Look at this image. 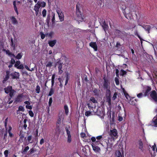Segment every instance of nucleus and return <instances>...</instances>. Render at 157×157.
Listing matches in <instances>:
<instances>
[{
  "label": "nucleus",
  "mask_w": 157,
  "mask_h": 157,
  "mask_svg": "<svg viewBox=\"0 0 157 157\" xmlns=\"http://www.w3.org/2000/svg\"><path fill=\"white\" fill-rule=\"evenodd\" d=\"M26 108L27 109H32V107L31 106H30L29 105H27L26 106Z\"/></svg>",
  "instance_id": "e2e57ef3"
},
{
  "label": "nucleus",
  "mask_w": 157,
  "mask_h": 157,
  "mask_svg": "<svg viewBox=\"0 0 157 157\" xmlns=\"http://www.w3.org/2000/svg\"><path fill=\"white\" fill-rule=\"evenodd\" d=\"M11 99V98H9L8 99V101H7V103L9 104H10L12 103L13 101L12 100L10 101Z\"/></svg>",
  "instance_id": "052dcab7"
},
{
  "label": "nucleus",
  "mask_w": 157,
  "mask_h": 157,
  "mask_svg": "<svg viewBox=\"0 0 157 157\" xmlns=\"http://www.w3.org/2000/svg\"><path fill=\"white\" fill-rule=\"evenodd\" d=\"M150 96L152 99L156 102L157 103V94L155 91L153 90L150 93Z\"/></svg>",
  "instance_id": "f03ea898"
},
{
  "label": "nucleus",
  "mask_w": 157,
  "mask_h": 157,
  "mask_svg": "<svg viewBox=\"0 0 157 157\" xmlns=\"http://www.w3.org/2000/svg\"><path fill=\"white\" fill-rule=\"evenodd\" d=\"M14 92V90H13L12 89L9 92V93H10L9 95H10V98H11L13 97Z\"/></svg>",
  "instance_id": "f704fd0d"
},
{
  "label": "nucleus",
  "mask_w": 157,
  "mask_h": 157,
  "mask_svg": "<svg viewBox=\"0 0 157 157\" xmlns=\"http://www.w3.org/2000/svg\"><path fill=\"white\" fill-rule=\"evenodd\" d=\"M63 63L61 62L60 61H58L56 64V65H58V68L59 70L58 73L59 74H61L63 72L62 70Z\"/></svg>",
  "instance_id": "7ed1b4c3"
},
{
  "label": "nucleus",
  "mask_w": 157,
  "mask_h": 157,
  "mask_svg": "<svg viewBox=\"0 0 157 157\" xmlns=\"http://www.w3.org/2000/svg\"><path fill=\"white\" fill-rule=\"evenodd\" d=\"M65 129H66V132H67V136L71 135L70 131L68 130L67 127H66Z\"/></svg>",
  "instance_id": "c03bdc74"
},
{
  "label": "nucleus",
  "mask_w": 157,
  "mask_h": 157,
  "mask_svg": "<svg viewBox=\"0 0 157 157\" xmlns=\"http://www.w3.org/2000/svg\"><path fill=\"white\" fill-rule=\"evenodd\" d=\"M20 140H21L22 141L24 137V134L23 133V132L22 131H21L20 132L19 134Z\"/></svg>",
  "instance_id": "5701e85b"
},
{
  "label": "nucleus",
  "mask_w": 157,
  "mask_h": 157,
  "mask_svg": "<svg viewBox=\"0 0 157 157\" xmlns=\"http://www.w3.org/2000/svg\"><path fill=\"white\" fill-rule=\"evenodd\" d=\"M11 46L13 47L14 48H15V44L13 43V39L12 38L11 40Z\"/></svg>",
  "instance_id": "864d4df0"
},
{
  "label": "nucleus",
  "mask_w": 157,
  "mask_h": 157,
  "mask_svg": "<svg viewBox=\"0 0 157 157\" xmlns=\"http://www.w3.org/2000/svg\"><path fill=\"white\" fill-rule=\"evenodd\" d=\"M92 147L94 150L96 151H98L100 150V148L98 146H94L92 145Z\"/></svg>",
  "instance_id": "bb28decb"
},
{
  "label": "nucleus",
  "mask_w": 157,
  "mask_h": 157,
  "mask_svg": "<svg viewBox=\"0 0 157 157\" xmlns=\"http://www.w3.org/2000/svg\"><path fill=\"white\" fill-rule=\"evenodd\" d=\"M90 46L94 48L95 51H97L98 49L97 46L95 42H91L89 44Z\"/></svg>",
  "instance_id": "6e6552de"
},
{
  "label": "nucleus",
  "mask_w": 157,
  "mask_h": 157,
  "mask_svg": "<svg viewBox=\"0 0 157 157\" xmlns=\"http://www.w3.org/2000/svg\"><path fill=\"white\" fill-rule=\"evenodd\" d=\"M117 130L114 129L112 130H111L109 133L110 135L116 137L117 136Z\"/></svg>",
  "instance_id": "1a4fd4ad"
},
{
  "label": "nucleus",
  "mask_w": 157,
  "mask_h": 157,
  "mask_svg": "<svg viewBox=\"0 0 157 157\" xmlns=\"http://www.w3.org/2000/svg\"><path fill=\"white\" fill-rule=\"evenodd\" d=\"M143 95V93H140L139 94H137V96L138 98H141L142 97Z\"/></svg>",
  "instance_id": "5fc2aeb1"
},
{
  "label": "nucleus",
  "mask_w": 157,
  "mask_h": 157,
  "mask_svg": "<svg viewBox=\"0 0 157 157\" xmlns=\"http://www.w3.org/2000/svg\"><path fill=\"white\" fill-rule=\"evenodd\" d=\"M123 117L121 116H119L118 120L120 121H121L123 120Z\"/></svg>",
  "instance_id": "338daca9"
},
{
  "label": "nucleus",
  "mask_w": 157,
  "mask_h": 157,
  "mask_svg": "<svg viewBox=\"0 0 157 157\" xmlns=\"http://www.w3.org/2000/svg\"><path fill=\"white\" fill-rule=\"evenodd\" d=\"M22 56V55L21 53H19L15 57V58L18 59H19L21 58Z\"/></svg>",
  "instance_id": "cd10ccee"
},
{
  "label": "nucleus",
  "mask_w": 157,
  "mask_h": 157,
  "mask_svg": "<svg viewBox=\"0 0 157 157\" xmlns=\"http://www.w3.org/2000/svg\"><path fill=\"white\" fill-rule=\"evenodd\" d=\"M56 40H49L48 41V44L50 47H52L56 44Z\"/></svg>",
  "instance_id": "f8f14e48"
},
{
  "label": "nucleus",
  "mask_w": 157,
  "mask_h": 157,
  "mask_svg": "<svg viewBox=\"0 0 157 157\" xmlns=\"http://www.w3.org/2000/svg\"><path fill=\"white\" fill-rule=\"evenodd\" d=\"M6 75L5 76L4 79L3 81V82L4 83L10 77V72L9 71H6Z\"/></svg>",
  "instance_id": "4468645a"
},
{
  "label": "nucleus",
  "mask_w": 157,
  "mask_h": 157,
  "mask_svg": "<svg viewBox=\"0 0 157 157\" xmlns=\"http://www.w3.org/2000/svg\"><path fill=\"white\" fill-rule=\"evenodd\" d=\"M21 63V62L20 61H17L15 64L14 65V67H17L18 66H19Z\"/></svg>",
  "instance_id": "e433bc0d"
},
{
  "label": "nucleus",
  "mask_w": 157,
  "mask_h": 157,
  "mask_svg": "<svg viewBox=\"0 0 157 157\" xmlns=\"http://www.w3.org/2000/svg\"><path fill=\"white\" fill-rule=\"evenodd\" d=\"M91 112L90 111H86V113H85V115L87 117H88V116L90 115H91Z\"/></svg>",
  "instance_id": "a19ab883"
},
{
  "label": "nucleus",
  "mask_w": 157,
  "mask_h": 157,
  "mask_svg": "<svg viewBox=\"0 0 157 157\" xmlns=\"http://www.w3.org/2000/svg\"><path fill=\"white\" fill-rule=\"evenodd\" d=\"M71 136H67V141L68 143H70L71 142Z\"/></svg>",
  "instance_id": "ea45409f"
},
{
  "label": "nucleus",
  "mask_w": 157,
  "mask_h": 157,
  "mask_svg": "<svg viewBox=\"0 0 157 157\" xmlns=\"http://www.w3.org/2000/svg\"><path fill=\"white\" fill-rule=\"evenodd\" d=\"M10 75L12 78L17 79L19 78V73L14 72L13 73H12Z\"/></svg>",
  "instance_id": "0eeeda50"
},
{
  "label": "nucleus",
  "mask_w": 157,
  "mask_h": 157,
  "mask_svg": "<svg viewBox=\"0 0 157 157\" xmlns=\"http://www.w3.org/2000/svg\"><path fill=\"white\" fill-rule=\"evenodd\" d=\"M12 23L13 24H18V21L16 18L14 16H12L11 18Z\"/></svg>",
  "instance_id": "412c9836"
},
{
  "label": "nucleus",
  "mask_w": 157,
  "mask_h": 157,
  "mask_svg": "<svg viewBox=\"0 0 157 157\" xmlns=\"http://www.w3.org/2000/svg\"><path fill=\"white\" fill-rule=\"evenodd\" d=\"M50 19V14H48L47 15V18L46 20V21L47 23V24L48 25H49Z\"/></svg>",
  "instance_id": "a878e982"
},
{
  "label": "nucleus",
  "mask_w": 157,
  "mask_h": 157,
  "mask_svg": "<svg viewBox=\"0 0 157 157\" xmlns=\"http://www.w3.org/2000/svg\"><path fill=\"white\" fill-rule=\"evenodd\" d=\"M102 22H103L102 25V27L103 29L105 30V32H106V30H107L108 28V25L106 24L105 22V21L104 20H102Z\"/></svg>",
  "instance_id": "9b49d317"
},
{
  "label": "nucleus",
  "mask_w": 157,
  "mask_h": 157,
  "mask_svg": "<svg viewBox=\"0 0 157 157\" xmlns=\"http://www.w3.org/2000/svg\"><path fill=\"white\" fill-rule=\"evenodd\" d=\"M117 94L116 92H115L113 95V96L112 98V99L113 100H115L117 98Z\"/></svg>",
  "instance_id": "09e8293b"
},
{
  "label": "nucleus",
  "mask_w": 157,
  "mask_h": 157,
  "mask_svg": "<svg viewBox=\"0 0 157 157\" xmlns=\"http://www.w3.org/2000/svg\"><path fill=\"white\" fill-rule=\"evenodd\" d=\"M15 63V60L13 59H11V61H10V63L12 64H14Z\"/></svg>",
  "instance_id": "680f3d73"
},
{
  "label": "nucleus",
  "mask_w": 157,
  "mask_h": 157,
  "mask_svg": "<svg viewBox=\"0 0 157 157\" xmlns=\"http://www.w3.org/2000/svg\"><path fill=\"white\" fill-rule=\"evenodd\" d=\"M92 91L94 93V94L95 95L98 96L99 95V90L96 88H94L93 90Z\"/></svg>",
  "instance_id": "4be33fe9"
},
{
  "label": "nucleus",
  "mask_w": 157,
  "mask_h": 157,
  "mask_svg": "<svg viewBox=\"0 0 157 157\" xmlns=\"http://www.w3.org/2000/svg\"><path fill=\"white\" fill-rule=\"evenodd\" d=\"M44 142V139L42 138V139L40 141V144H43Z\"/></svg>",
  "instance_id": "774afa93"
},
{
  "label": "nucleus",
  "mask_w": 157,
  "mask_h": 157,
  "mask_svg": "<svg viewBox=\"0 0 157 157\" xmlns=\"http://www.w3.org/2000/svg\"><path fill=\"white\" fill-rule=\"evenodd\" d=\"M134 34L135 35H136L139 38H140V36L138 33V31L137 30H136L134 32Z\"/></svg>",
  "instance_id": "6e6d98bb"
},
{
  "label": "nucleus",
  "mask_w": 157,
  "mask_h": 157,
  "mask_svg": "<svg viewBox=\"0 0 157 157\" xmlns=\"http://www.w3.org/2000/svg\"><path fill=\"white\" fill-rule=\"evenodd\" d=\"M64 109L65 110V113L66 115H67L68 113V109L67 106L65 105L64 106Z\"/></svg>",
  "instance_id": "c756f323"
},
{
  "label": "nucleus",
  "mask_w": 157,
  "mask_h": 157,
  "mask_svg": "<svg viewBox=\"0 0 157 157\" xmlns=\"http://www.w3.org/2000/svg\"><path fill=\"white\" fill-rule=\"evenodd\" d=\"M106 90V94H110V90L109 89H105Z\"/></svg>",
  "instance_id": "69168bd1"
},
{
  "label": "nucleus",
  "mask_w": 157,
  "mask_h": 157,
  "mask_svg": "<svg viewBox=\"0 0 157 157\" xmlns=\"http://www.w3.org/2000/svg\"><path fill=\"white\" fill-rule=\"evenodd\" d=\"M87 106L89 108V109H91L92 108H93V107H92L91 106V105L90 103H87Z\"/></svg>",
  "instance_id": "0e129e2a"
},
{
  "label": "nucleus",
  "mask_w": 157,
  "mask_h": 157,
  "mask_svg": "<svg viewBox=\"0 0 157 157\" xmlns=\"http://www.w3.org/2000/svg\"><path fill=\"white\" fill-rule=\"evenodd\" d=\"M40 87L39 86L37 85L36 88V91L37 93L39 94L40 93Z\"/></svg>",
  "instance_id": "c85d7f7f"
},
{
  "label": "nucleus",
  "mask_w": 157,
  "mask_h": 157,
  "mask_svg": "<svg viewBox=\"0 0 157 157\" xmlns=\"http://www.w3.org/2000/svg\"><path fill=\"white\" fill-rule=\"evenodd\" d=\"M115 81L117 85H118L119 84V80L117 78H115Z\"/></svg>",
  "instance_id": "49530a36"
},
{
  "label": "nucleus",
  "mask_w": 157,
  "mask_h": 157,
  "mask_svg": "<svg viewBox=\"0 0 157 157\" xmlns=\"http://www.w3.org/2000/svg\"><path fill=\"white\" fill-rule=\"evenodd\" d=\"M12 89L11 86H8L6 88L4 89L5 92L6 94H8L11 90Z\"/></svg>",
  "instance_id": "aec40b11"
},
{
  "label": "nucleus",
  "mask_w": 157,
  "mask_h": 157,
  "mask_svg": "<svg viewBox=\"0 0 157 157\" xmlns=\"http://www.w3.org/2000/svg\"><path fill=\"white\" fill-rule=\"evenodd\" d=\"M25 139L26 141H27L29 143H33V141L32 140V136L31 135L28 136L27 138L25 137Z\"/></svg>",
  "instance_id": "f3484780"
},
{
  "label": "nucleus",
  "mask_w": 157,
  "mask_h": 157,
  "mask_svg": "<svg viewBox=\"0 0 157 157\" xmlns=\"http://www.w3.org/2000/svg\"><path fill=\"white\" fill-rule=\"evenodd\" d=\"M54 34L53 32H51L49 33H47L46 34V36L49 37H52Z\"/></svg>",
  "instance_id": "473e14b6"
},
{
  "label": "nucleus",
  "mask_w": 157,
  "mask_h": 157,
  "mask_svg": "<svg viewBox=\"0 0 157 157\" xmlns=\"http://www.w3.org/2000/svg\"><path fill=\"white\" fill-rule=\"evenodd\" d=\"M8 150H5L4 152V154L5 157H8Z\"/></svg>",
  "instance_id": "de8ad7c7"
},
{
  "label": "nucleus",
  "mask_w": 157,
  "mask_h": 157,
  "mask_svg": "<svg viewBox=\"0 0 157 157\" xmlns=\"http://www.w3.org/2000/svg\"><path fill=\"white\" fill-rule=\"evenodd\" d=\"M38 4L37 6H39L40 7H44L46 6V3L44 2H41L40 1H38L37 4Z\"/></svg>",
  "instance_id": "dca6fc26"
},
{
  "label": "nucleus",
  "mask_w": 157,
  "mask_h": 157,
  "mask_svg": "<svg viewBox=\"0 0 157 157\" xmlns=\"http://www.w3.org/2000/svg\"><path fill=\"white\" fill-rule=\"evenodd\" d=\"M52 23H54L55 22V14L53 13L52 15Z\"/></svg>",
  "instance_id": "3c124183"
},
{
  "label": "nucleus",
  "mask_w": 157,
  "mask_h": 157,
  "mask_svg": "<svg viewBox=\"0 0 157 157\" xmlns=\"http://www.w3.org/2000/svg\"><path fill=\"white\" fill-rule=\"evenodd\" d=\"M36 151V150L34 148L31 149L29 151V155L32 154Z\"/></svg>",
  "instance_id": "2f4dec72"
},
{
  "label": "nucleus",
  "mask_w": 157,
  "mask_h": 157,
  "mask_svg": "<svg viewBox=\"0 0 157 157\" xmlns=\"http://www.w3.org/2000/svg\"><path fill=\"white\" fill-rule=\"evenodd\" d=\"M142 27L147 31L148 33H150V31L151 29V26L149 25H144Z\"/></svg>",
  "instance_id": "ddd939ff"
},
{
  "label": "nucleus",
  "mask_w": 157,
  "mask_h": 157,
  "mask_svg": "<svg viewBox=\"0 0 157 157\" xmlns=\"http://www.w3.org/2000/svg\"><path fill=\"white\" fill-rule=\"evenodd\" d=\"M76 15L78 17V20L80 21H82L83 19V16L81 12L80 11L79 9L78 8L77 6H76Z\"/></svg>",
  "instance_id": "20e7f679"
},
{
  "label": "nucleus",
  "mask_w": 157,
  "mask_h": 157,
  "mask_svg": "<svg viewBox=\"0 0 157 157\" xmlns=\"http://www.w3.org/2000/svg\"><path fill=\"white\" fill-rule=\"evenodd\" d=\"M155 112L157 113V114L153 119L151 124L152 126L157 127V109L155 110Z\"/></svg>",
  "instance_id": "39448f33"
},
{
  "label": "nucleus",
  "mask_w": 157,
  "mask_h": 157,
  "mask_svg": "<svg viewBox=\"0 0 157 157\" xmlns=\"http://www.w3.org/2000/svg\"><path fill=\"white\" fill-rule=\"evenodd\" d=\"M57 12L58 14L59 19L61 21H62L64 20V16L63 13L61 10H57Z\"/></svg>",
  "instance_id": "423d86ee"
},
{
  "label": "nucleus",
  "mask_w": 157,
  "mask_h": 157,
  "mask_svg": "<svg viewBox=\"0 0 157 157\" xmlns=\"http://www.w3.org/2000/svg\"><path fill=\"white\" fill-rule=\"evenodd\" d=\"M23 97V95L22 94L18 95L17 98H16L15 101L16 102L21 101Z\"/></svg>",
  "instance_id": "6ab92c4d"
},
{
  "label": "nucleus",
  "mask_w": 157,
  "mask_h": 157,
  "mask_svg": "<svg viewBox=\"0 0 157 157\" xmlns=\"http://www.w3.org/2000/svg\"><path fill=\"white\" fill-rule=\"evenodd\" d=\"M90 101H91L94 103H97V100H95V98L93 97H91Z\"/></svg>",
  "instance_id": "7c9ffc66"
},
{
  "label": "nucleus",
  "mask_w": 157,
  "mask_h": 157,
  "mask_svg": "<svg viewBox=\"0 0 157 157\" xmlns=\"http://www.w3.org/2000/svg\"><path fill=\"white\" fill-rule=\"evenodd\" d=\"M145 91L144 93V96H147L148 93L151 90V88L149 86H147L145 87Z\"/></svg>",
  "instance_id": "2eb2a0df"
},
{
  "label": "nucleus",
  "mask_w": 157,
  "mask_h": 157,
  "mask_svg": "<svg viewBox=\"0 0 157 157\" xmlns=\"http://www.w3.org/2000/svg\"><path fill=\"white\" fill-rule=\"evenodd\" d=\"M19 110L22 111H24L25 109L24 107L22 106H20L19 107Z\"/></svg>",
  "instance_id": "13d9d810"
},
{
  "label": "nucleus",
  "mask_w": 157,
  "mask_h": 157,
  "mask_svg": "<svg viewBox=\"0 0 157 157\" xmlns=\"http://www.w3.org/2000/svg\"><path fill=\"white\" fill-rule=\"evenodd\" d=\"M121 46V45L120 43L119 42H117L116 44V47H117L118 49H119L120 48Z\"/></svg>",
  "instance_id": "4d7b16f0"
},
{
  "label": "nucleus",
  "mask_w": 157,
  "mask_h": 157,
  "mask_svg": "<svg viewBox=\"0 0 157 157\" xmlns=\"http://www.w3.org/2000/svg\"><path fill=\"white\" fill-rule=\"evenodd\" d=\"M55 130L56 133L59 134L62 130V128L60 125L56 124V126L55 128Z\"/></svg>",
  "instance_id": "9d476101"
},
{
  "label": "nucleus",
  "mask_w": 157,
  "mask_h": 157,
  "mask_svg": "<svg viewBox=\"0 0 157 157\" xmlns=\"http://www.w3.org/2000/svg\"><path fill=\"white\" fill-rule=\"evenodd\" d=\"M47 13V11L45 9H44L43 10L42 12V14L43 17H46Z\"/></svg>",
  "instance_id": "72a5a7b5"
},
{
  "label": "nucleus",
  "mask_w": 157,
  "mask_h": 157,
  "mask_svg": "<svg viewBox=\"0 0 157 157\" xmlns=\"http://www.w3.org/2000/svg\"><path fill=\"white\" fill-rule=\"evenodd\" d=\"M40 35L41 36V38L42 39H44V38L45 37L46 34L45 35L42 32H40Z\"/></svg>",
  "instance_id": "a18cd8bd"
},
{
  "label": "nucleus",
  "mask_w": 157,
  "mask_h": 157,
  "mask_svg": "<svg viewBox=\"0 0 157 157\" xmlns=\"http://www.w3.org/2000/svg\"><path fill=\"white\" fill-rule=\"evenodd\" d=\"M139 147V149L142 150L143 148V144L141 140H139L138 142Z\"/></svg>",
  "instance_id": "b1692460"
},
{
  "label": "nucleus",
  "mask_w": 157,
  "mask_h": 157,
  "mask_svg": "<svg viewBox=\"0 0 157 157\" xmlns=\"http://www.w3.org/2000/svg\"><path fill=\"white\" fill-rule=\"evenodd\" d=\"M38 4H36L34 6V10L35 11V13L36 15H38V12L39 11V8H40V7L37 6Z\"/></svg>",
  "instance_id": "a211bd4d"
},
{
  "label": "nucleus",
  "mask_w": 157,
  "mask_h": 157,
  "mask_svg": "<svg viewBox=\"0 0 157 157\" xmlns=\"http://www.w3.org/2000/svg\"><path fill=\"white\" fill-rule=\"evenodd\" d=\"M29 115L31 117H33V116H34V113H33V112H32V111H31V110L29 111Z\"/></svg>",
  "instance_id": "603ef678"
},
{
  "label": "nucleus",
  "mask_w": 157,
  "mask_h": 157,
  "mask_svg": "<svg viewBox=\"0 0 157 157\" xmlns=\"http://www.w3.org/2000/svg\"><path fill=\"white\" fill-rule=\"evenodd\" d=\"M104 81L102 83L103 87L104 89H109V80L106 78L105 77L103 78Z\"/></svg>",
  "instance_id": "f257e3e1"
},
{
  "label": "nucleus",
  "mask_w": 157,
  "mask_h": 157,
  "mask_svg": "<svg viewBox=\"0 0 157 157\" xmlns=\"http://www.w3.org/2000/svg\"><path fill=\"white\" fill-rule=\"evenodd\" d=\"M17 68L18 69H23L24 67L23 64H20Z\"/></svg>",
  "instance_id": "8fccbe9b"
},
{
  "label": "nucleus",
  "mask_w": 157,
  "mask_h": 157,
  "mask_svg": "<svg viewBox=\"0 0 157 157\" xmlns=\"http://www.w3.org/2000/svg\"><path fill=\"white\" fill-rule=\"evenodd\" d=\"M52 63L49 62H48L46 65V66L47 67H50L52 66Z\"/></svg>",
  "instance_id": "c9c22d12"
},
{
  "label": "nucleus",
  "mask_w": 157,
  "mask_h": 157,
  "mask_svg": "<svg viewBox=\"0 0 157 157\" xmlns=\"http://www.w3.org/2000/svg\"><path fill=\"white\" fill-rule=\"evenodd\" d=\"M117 157H122L121 153L120 151H118L116 152Z\"/></svg>",
  "instance_id": "58836bf2"
},
{
  "label": "nucleus",
  "mask_w": 157,
  "mask_h": 157,
  "mask_svg": "<svg viewBox=\"0 0 157 157\" xmlns=\"http://www.w3.org/2000/svg\"><path fill=\"white\" fill-rule=\"evenodd\" d=\"M120 74H121V75L123 76V75H126V72L125 71H124L123 70H121V71Z\"/></svg>",
  "instance_id": "79ce46f5"
},
{
  "label": "nucleus",
  "mask_w": 157,
  "mask_h": 157,
  "mask_svg": "<svg viewBox=\"0 0 157 157\" xmlns=\"http://www.w3.org/2000/svg\"><path fill=\"white\" fill-rule=\"evenodd\" d=\"M54 93V90L52 88H51L50 91L48 96H51Z\"/></svg>",
  "instance_id": "4c0bfd02"
},
{
  "label": "nucleus",
  "mask_w": 157,
  "mask_h": 157,
  "mask_svg": "<svg viewBox=\"0 0 157 157\" xmlns=\"http://www.w3.org/2000/svg\"><path fill=\"white\" fill-rule=\"evenodd\" d=\"M29 146H27L25 147L24 150L22 151L21 152L23 154H25L27 151L29 149Z\"/></svg>",
  "instance_id": "393cba45"
},
{
  "label": "nucleus",
  "mask_w": 157,
  "mask_h": 157,
  "mask_svg": "<svg viewBox=\"0 0 157 157\" xmlns=\"http://www.w3.org/2000/svg\"><path fill=\"white\" fill-rule=\"evenodd\" d=\"M107 101L108 102L109 105L111 104V99L110 97H106Z\"/></svg>",
  "instance_id": "37998d69"
},
{
  "label": "nucleus",
  "mask_w": 157,
  "mask_h": 157,
  "mask_svg": "<svg viewBox=\"0 0 157 157\" xmlns=\"http://www.w3.org/2000/svg\"><path fill=\"white\" fill-rule=\"evenodd\" d=\"M52 102V98H49V103H48L49 105L50 106H51Z\"/></svg>",
  "instance_id": "bf43d9fd"
}]
</instances>
